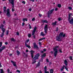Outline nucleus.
I'll use <instances>...</instances> for the list:
<instances>
[{
    "instance_id": "f257e3e1",
    "label": "nucleus",
    "mask_w": 73,
    "mask_h": 73,
    "mask_svg": "<svg viewBox=\"0 0 73 73\" xmlns=\"http://www.w3.org/2000/svg\"><path fill=\"white\" fill-rule=\"evenodd\" d=\"M66 36V35L65 34H64L63 32H61L59 34V36H57L56 38V40L58 41H62V39H61V37H65Z\"/></svg>"
},
{
    "instance_id": "f03ea898",
    "label": "nucleus",
    "mask_w": 73,
    "mask_h": 73,
    "mask_svg": "<svg viewBox=\"0 0 73 73\" xmlns=\"http://www.w3.org/2000/svg\"><path fill=\"white\" fill-rule=\"evenodd\" d=\"M3 12L4 13H7V12L6 15L8 17H10L11 16V15L10 13V10L9 9H8L7 10V7H4L3 8Z\"/></svg>"
},
{
    "instance_id": "7ed1b4c3",
    "label": "nucleus",
    "mask_w": 73,
    "mask_h": 73,
    "mask_svg": "<svg viewBox=\"0 0 73 73\" xmlns=\"http://www.w3.org/2000/svg\"><path fill=\"white\" fill-rule=\"evenodd\" d=\"M4 25L3 24L1 25V29L2 31V35H1V37H3V36H4V32L5 31V29L4 28Z\"/></svg>"
},
{
    "instance_id": "20e7f679",
    "label": "nucleus",
    "mask_w": 73,
    "mask_h": 73,
    "mask_svg": "<svg viewBox=\"0 0 73 73\" xmlns=\"http://www.w3.org/2000/svg\"><path fill=\"white\" fill-rule=\"evenodd\" d=\"M57 48H58V46H56L54 49V51H55L54 53V57H56L57 55V53H58V50L57 49Z\"/></svg>"
},
{
    "instance_id": "39448f33",
    "label": "nucleus",
    "mask_w": 73,
    "mask_h": 73,
    "mask_svg": "<svg viewBox=\"0 0 73 73\" xmlns=\"http://www.w3.org/2000/svg\"><path fill=\"white\" fill-rule=\"evenodd\" d=\"M70 17H71V14H68V21H69L70 23V24L72 25H73V18L71 19L70 20Z\"/></svg>"
},
{
    "instance_id": "423d86ee",
    "label": "nucleus",
    "mask_w": 73,
    "mask_h": 73,
    "mask_svg": "<svg viewBox=\"0 0 73 73\" xmlns=\"http://www.w3.org/2000/svg\"><path fill=\"white\" fill-rule=\"evenodd\" d=\"M40 56V53H37L36 54L35 56L33 58V60H37V59H38V58Z\"/></svg>"
},
{
    "instance_id": "0eeeda50",
    "label": "nucleus",
    "mask_w": 73,
    "mask_h": 73,
    "mask_svg": "<svg viewBox=\"0 0 73 73\" xmlns=\"http://www.w3.org/2000/svg\"><path fill=\"white\" fill-rule=\"evenodd\" d=\"M29 39H28L27 40L26 42H25V46H26V47H27V48L30 49L31 48V46H30L29 45H28L27 44V42H29Z\"/></svg>"
},
{
    "instance_id": "6e6552de",
    "label": "nucleus",
    "mask_w": 73,
    "mask_h": 73,
    "mask_svg": "<svg viewBox=\"0 0 73 73\" xmlns=\"http://www.w3.org/2000/svg\"><path fill=\"white\" fill-rule=\"evenodd\" d=\"M48 25H46L44 28V32L46 34L47 33V31H48Z\"/></svg>"
},
{
    "instance_id": "1a4fd4ad",
    "label": "nucleus",
    "mask_w": 73,
    "mask_h": 73,
    "mask_svg": "<svg viewBox=\"0 0 73 73\" xmlns=\"http://www.w3.org/2000/svg\"><path fill=\"white\" fill-rule=\"evenodd\" d=\"M9 3H11L13 5L12 8H14V0H8Z\"/></svg>"
},
{
    "instance_id": "9d476101",
    "label": "nucleus",
    "mask_w": 73,
    "mask_h": 73,
    "mask_svg": "<svg viewBox=\"0 0 73 73\" xmlns=\"http://www.w3.org/2000/svg\"><path fill=\"white\" fill-rule=\"evenodd\" d=\"M37 29V27H35L34 29V30L32 32V35H35L36 31V30Z\"/></svg>"
},
{
    "instance_id": "9b49d317",
    "label": "nucleus",
    "mask_w": 73,
    "mask_h": 73,
    "mask_svg": "<svg viewBox=\"0 0 73 73\" xmlns=\"http://www.w3.org/2000/svg\"><path fill=\"white\" fill-rule=\"evenodd\" d=\"M34 45V48H35L37 50L39 49L38 47L37 46V45H36V43H33Z\"/></svg>"
},
{
    "instance_id": "f8f14e48",
    "label": "nucleus",
    "mask_w": 73,
    "mask_h": 73,
    "mask_svg": "<svg viewBox=\"0 0 73 73\" xmlns=\"http://www.w3.org/2000/svg\"><path fill=\"white\" fill-rule=\"evenodd\" d=\"M54 9H53L51 10H49V11L48 12V13H49V14H52V13H53V12L54 11Z\"/></svg>"
},
{
    "instance_id": "ddd939ff",
    "label": "nucleus",
    "mask_w": 73,
    "mask_h": 73,
    "mask_svg": "<svg viewBox=\"0 0 73 73\" xmlns=\"http://www.w3.org/2000/svg\"><path fill=\"white\" fill-rule=\"evenodd\" d=\"M64 62L66 66H68V61H67V60H65L64 61Z\"/></svg>"
},
{
    "instance_id": "4468645a",
    "label": "nucleus",
    "mask_w": 73,
    "mask_h": 73,
    "mask_svg": "<svg viewBox=\"0 0 73 73\" xmlns=\"http://www.w3.org/2000/svg\"><path fill=\"white\" fill-rule=\"evenodd\" d=\"M11 63H13V65L14 66H16V62H14L12 60L11 61Z\"/></svg>"
},
{
    "instance_id": "2eb2a0df",
    "label": "nucleus",
    "mask_w": 73,
    "mask_h": 73,
    "mask_svg": "<svg viewBox=\"0 0 73 73\" xmlns=\"http://www.w3.org/2000/svg\"><path fill=\"white\" fill-rule=\"evenodd\" d=\"M42 22L44 23H48V21H47V20H42Z\"/></svg>"
},
{
    "instance_id": "dca6fc26",
    "label": "nucleus",
    "mask_w": 73,
    "mask_h": 73,
    "mask_svg": "<svg viewBox=\"0 0 73 73\" xmlns=\"http://www.w3.org/2000/svg\"><path fill=\"white\" fill-rule=\"evenodd\" d=\"M22 21L24 22H25V21H28V19H27V18H23V19H22Z\"/></svg>"
},
{
    "instance_id": "f3484780",
    "label": "nucleus",
    "mask_w": 73,
    "mask_h": 73,
    "mask_svg": "<svg viewBox=\"0 0 73 73\" xmlns=\"http://www.w3.org/2000/svg\"><path fill=\"white\" fill-rule=\"evenodd\" d=\"M46 56V53H44L42 54L41 56V57L42 58H44V57H45Z\"/></svg>"
},
{
    "instance_id": "a211bd4d",
    "label": "nucleus",
    "mask_w": 73,
    "mask_h": 73,
    "mask_svg": "<svg viewBox=\"0 0 73 73\" xmlns=\"http://www.w3.org/2000/svg\"><path fill=\"white\" fill-rule=\"evenodd\" d=\"M50 73H53V72H54V70H53V69H50Z\"/></svg>"
},
{
    "instance_id": "6ab92c4d",
    "label": "nucleus",
    "mask_w": 73,
    "mask_h": 73,
    "mask_svg": "<svg viewBox=\"0 0 73 73\" xmlns=\"http://www.w3.org/2000/svg\"><path fill=\"white\" fill-rule=\"evenodd\" d=\"M52 25H57V21H56L54 22L52 24Z\"/></svg>"
},
{
    "instance_id": "aec40b11",
    "label": "nucleus",
    "mask_w": 73,
    "mask_h": 73,
    "mask_svg": "<svg viewBox=\"0 0 73 73\" xmlns=\"http://www.w3.org/2000/svg\"><path fill=\"white\" fill-rule=\"evenodd\" d=\"M29 52H31V54H33L34 53H35V52L34 51H33V50L30 51Z\"/></svg>"
},
{
    "instance_id": "412c9836",
    "label": "nucleus",
    "mask_w": 73,
    "mask_h": 73,
    "mask_svg": "<svg viewBox=\"0 0 73 73\" xmlns=\"http://www.w3.org/2000/svg\"><path fill=\"white\" fill-rule=\"evenodd\" d=\"M45 37L42 38L38 40V41H41V40H45Z\"/></svg>"
},
{
    "instance_id": "4be33fe9",
    "label": "nucleus",
    "mask_w": 73,
    "mask_h": 73,
    "mask_svg": "<svg viewBox=\"0 0 73 73\" xmlns=\"http://www.w3.org/2000/svg\"><path fill=\"white\" fill-rule=\"evenodd\" d=\"M17 55H19L20 54V52L18 50H17Z\"/></svg>"
},
{
    "instance_id": "5701e85b",
    "label": "nucleus",
    "mask_w": 73,
    "mask_h": 73,
    "mask_svg": "<svg viewBox=\"0 0 73 73\" xmlns=\"http://www.w3.org/2000/svg\"><path fill=\"white\" fill-rule=\"evenodd\" d=\"M11 41H13V42H15V41H16V40H15V39H14V38H11Z\"/></svg>"
},
{
    "instance_id": "b1692460",
    "label": "nucleus",
    "mask_w": 73,
    "mask_h": 73,
    "mask_svg": "<svg viewBox=\"0 0 73 73\" xmlns=\"http://www.w3.org/2000/svg\"><path fill=\"white\" fill-rule=\"evenodd\" d=\"M58 8H60L61 7V5L60 4H58Z\"/></svg>"
},
{
    "instance_id": "393cba45",
    "label": "nucleus",
    "mask_w": 73,
    "mask_h": 73,
    "mask_svg": "<svg viewBox=\"0 0 73 73\" xmlns=\"http://www.w3.org/2000/svg\"><path fill=\"white\" fill-rule=\"evenodd\" d=\"M40 66V62H38V64L36 65V67H38V66Z\"/></svg>"
},
{
    "instance_id": "a878e982",
    "label": "nucleus",
    "mask_w": 73,
    "mask_h": 73,
    "mask_svg": "<svg viewBox=\"0 0 73 73\" xmlns=\"http://www.w3.org/2000/svg\"><path fill=\"white\" fill-rule=\"evenodd\" d=\"M1 73H4V72L3 70L2 69H1Z\"/></svg>"
},
{
    "instance_id": "bb28decb",
    "label": "nucleus",
    "mask_w": 73,
    "mask_h": 73,
    "mask_svg": "<svg viewBox=\"0 0 73 73\" xmlns=\"http://www.w3.org/2000/svg\"><path fill=\"white\" fill-rule=\"evenodd\" d=\"M44 71H46L47 70V67L46 66H45L44 68Z\"/></svg>"
},
{
    "instance_id": "cd10ccee",
    "label": "nucleus",
    "mask_w": 73,
    "mask_h": 73,
    "mask_svg": "<svg viewBox=\"0 0 73 73\" xmlns=\"http://www.w3.org/2000/svg\"><path fill=\"white\" fill-rule=\"evenodd\" d=\"M8 34H9V30H7L6 31V35H8Z\"/></svg>"
},
{
    "instance_id": "c85d7f7f",
    "label": "nucleus",
    "mask_w": 73,
    "mask_h": 73,
    "mask_svg": "<svg viewBox=\"0 0 73 73\" xmlns=\"http://www.w3.org/2000/svg\"><path fill=\"white\" fill-rule=\"evenodd\" d=\"M5 48H6L5 46H3L2 47V50H4V49H5Z\"/></svg>"
},
{
    "instance_id": "c756f323",
    "label": "nucleus",
    "mask_w": 73,
    "mask_h": 73,
    "mask_svg": "<svg viewBox=\"0 0 73 73\" xmlns=\"http://www.w3.org/2000/svg\"><path fill=\"white\" fill-rule=\"evenodd\" d=\"M2 44L3 42H0V48H1V47Z\"/></svg>"
},
{
    "instance_id": "7c9ffc66",
    "label": "nucleus",
    "mask_w": 73,
    "mask_h": 73,
    "mask_svg": "<svg viewBox=\"0 0 73 73\" xmlns=\"http://www.w3.org/2000/svg\"><path fill=\"white\" fill-rule=\"evenodd\" d=\"M68 9H69L70 10H72V8L70 7H68Z\"/></svg>"
},
{
    "instance_id": "2f4dec72",
    "label": "nucleus",
    "mask_w": 73,
    "mask_h": 73,
    "mask_svg": "<svg viewBox=\"0 0 73 73\" xmlns=\"http://www.w3.org/2000/svg\"><path fill=\"white\" fill-rule=\"evenodd\" d=\"M55 31L56 32H58V27H56V29L55 30Z\"/></svg>"
},
{
    "instance_id": "473e14b6",
    "label": "nucleus",
    "mask_w": 73,
    "mask_h": 73,
    "mask_svg": "<svg viewBox=\"0 0 73 73\" xmlns=\"http://www.w3.org/2000/svg\"><path fill=\"white\" fill-rule=\"evenodd\" d=\"M65 69H66L67 71L68 72H69V70H68V68L66 67V66L65 67Z\"/></svg>"
},
{
    "instance_id": "72a5a7b5",
    "label": "nucleus",
    "mask_w": 73,
    "mask_h": 73,
    "mask_svg": "<svg viewBox=\"0 0 73 73\" xmlns=\"http://www.w3.org/2000/svg\"><path fill=\"white\" fill-rule=\"evenodd\" d=\"M64 68H65V66L63 65V67H62V69H64Z\"/></svg>"
},
{
    "instance_id": "f704fd0d",
    "label": "nucleus",
    "mask_w": 73,
    "mask_h": 73,
    "mask_svg": "<svg viewBox=\"0 0 73 73\" xmlns=\"http://www.w3.org/2000/svg\"><path fill=\"white\" fill-rule=\"evenodd\" d=\"M35 18H33L32 20V21H35Z\"/></svg>"
},
{
    "instance_id": "c9c22d12",
    "label": "nucleus",
    "mask_w": 73,
    "mask_h": 73,
    "mask_svg": "<svg viewBox=\"0 0 73 73\" xmlns=\"http://www.w3.org/2000/svg\"><path fill=\"white\" fill-rule=\"evenodd\" d=\"M28 37H31V35L30 34H28Z\"/></svg>"
},
{
    "instance_id": "e433bc0d",
    "label": "nucleus",
    "mask_w": 73,
    "mask_h": 73,
    "mask_svg": "<svg viewBox=\"0 0 73 73\" xmlns=\"http://www.w3.org/2000/svg\"><path fill=\"white\" fill-rule=\"evenodd\" d=\"M36 61L35 60V61L32 62V64H35V63H36Z\"/></svg>"
},
{
    "instance_id": "4c0bfd02",
    "label": "nucleus",
    "mask_w": 73,
    "mask_h": 73,
    "mask_svg": "<svg viewBox=\"0 0 73 73\" xmlns=\"http://www.w3.org/2000/svg\"><path fill=\"white\" fill-rule=\"evenodd\" d=\"M69 59L71 60H72V56H70L69 57Z\"/></svg>"
},
{
    "instance_id": "58836bf2",
    "label": "nucleus",
    "mask_w": 73,
    "mask_h": 73,
    "mask_svg": "<svg viewBox=\"0 0 73 73\" xmlns=\"http://www.w3.org/2000/svg\"><path fill=\"white\" fill-rule=\"evenodd\" d=\"M44 73H49V72L47 71V70L44 71Z\"/></svg>"
},
{
    "instance_id": "ea45409f",
    "label": "nucleus",
    "mask_w": 73,
    "mask_h": 73,
    "mask_svg": "<svg viewBox=\"0 0 73 73\" xmlns=\"http://www.w3.org/2000/svg\"><path fill=\"white\" fill-rule=\"evenodd\" d=\"M59 51L60 53H62V50L61 49H59Z\"/></svg>"
},
{
    "instance_id": "a19ab883",
    "label": "nucleus",
    "mask_w": 73,
    "mask_h": 73,
    "mask_svg": "<svg viewBox=\"0 0 73 73\" xmlns=\"http://www.w3.org/2000/svg\"><path fill=\"white\" fill-rule=\"evenodd\" d=\"M50 15V14H49V13H48V18L50 17V16H49Z\"/></svg>"
},
{
    "instance_id": "79ce46f5",
    "label": "nucleus",
    "mask_w": 73,
    "mask_h": 73,
    "mask_svg": "<svg viewBox=\"0 0 73 73\" xmlns=\"http://www.w3.org/2000/svg\"><path fill=\"white\" fill-rule=\"evenodd\" d=\"M25 25V23L24 22H23L22 23V26L24 27V25Z\"/></svg>"
},
{
    "instance_id": "37998d69",
    "label": "nucleus",
    "mask_w": 73,
    "mask_h": 73,
    "mask_svg": "<svg viewBox=\"0 0 73 73\" xmlns=\"http://www.w3.org/2000/svg\"><path fill=\"white\" fill-rule=\"evenodd\" d=\"M38 15L40 17H41V16H42V15H41L40 13Z\"/></svg>"
},
{
    "instance_id": "c03bdc74",
    "label": "nucleus",
    "mask_w": 73,
    "mask_h": 73,
    "mask_svg": "<svg viewBox=\"0 0 73 73\" xmlns=\"http://www.w3.org/2000/svg\"><path fill=\"white\" fill-rule=\"evenodd\" d=\"M17 72L18 73H20V71L19 70H17Z\"/></svg>"
},
{
    "instance_id": "a18cd8bd",
    "label": "nucleus",
    "mask_w": 73,
    "mask_h": 73,
    "mask_svg": "<svg viewBox=\"0 0 73 73\" xmlns=\"http://www.w3.org/2000/svg\"><path fill=\"white\" fill-rule=\"evenodd\" d=\"M46 61H47V62H49V60L48 58L46 59Z\"/></svg>"
},
{
    "instance_id": "49530a36",
    "label": "nucleus",
    "mask_w": 73,
    "mask_h": 73,
    "mask_svg": "<svg viewBox=\"0 0 73 73\" xmlns=\"http://www.w3.org/2000/svg\"><path fill=\"white\" fill-rule=\"evenodd\" d=\"M58 21H61V19L60 18H58Z\"/></svg>"
},
{
    "instance_id": "de8ad7c7",
    "label": "nucleus",
    "mask_w": 73,
    "mask_h": 73,
    "mask_svg": "<svg viewBox=\"0 0 73 73\" xmlns=\"http://www.w3.org/2000/svg\"><path fill=\"white\" fill-rule=\"evenodd\" d=\"M31 57L32 58H33V54H31Z\"/></svg>"
},
{
    "instance_id": "09e8293b",
    "label": "nucleus",
    "mask_w": 73,
    "mask_h": 73,
    "mask_svg": "<svg viewBox=\"0 0 73 73\" xmlns=\"http://www.w3.org/2000/svg\"><path fill=\"white\" fill-rule=\"evenodd\" d=\"M22 3H23V4H25V1H23Z\"/></svg>"
},
{
    "instance_id": "8fccbe9b",
    "label": "nucleus",
    "mask_w": 73,
    "mask_h": 73,
    "mask_svg": "<svg viewBox=\"0 0 73 73\" xmlns=\"http://www.w3.org/2000/svg\"><path fill=\"white\" fill-rule=\"evenodd\" d=\"M9 72H10V70H9V69H7V72L8 73H9Z\"/></svg>"
},
{
    "instance_id": "3c124183",
    "label": "nucleus",
    "mask_w": 73,
    "mask_h": 73,
    "mask_svg": "<svg viewBox=\"0 0 73 73\" xmlns=\"http://www.w3.org/2000/svg\"><path fill=\"white\" fill-rule=\"evenodd\" d=\"M55 11H57V10H58V8H55Z\"/></svg>"
},
{
    "instance_id": "603ef678",
    "label": "nucleus",
    "mask_w": 73,
    "mask_h": 73,
    "mask_svg": "<svg viewBox=\"0 0 73 73\" xmlns=\"http://www.w3.org/2000/svg\"><path fill=\"white\" fill-rule=\"evenodd\" d=\"M29 11H32V9L31 8H30L29 9Z\"/></svg>"
},
{
    "instance_id": "864d4df0",
    "label": "nucleus",
    "mask_w": 73,
    "mask_h": 73,
    "mask_svg": "<svg viewBox=\"0 0 73 73\" xmlns=\"http://www.w3.org/2000/svg\"><path fill=\"white\" fill-rule=\"evenodd\" d=\"M3 50L1 48L0 49V53H1V52H2V51H3Z\"/></svg>"
},
{
    "instance_id": "5fc2aeb1",
    "label": "nucleus",
    "mask_w": 73,
    "mask_h": 73,
    "mask_svg": "<svg viewBox=\"0 0 73 73\" xmlns=\"http://www.w3.org/2000/svg\"><path fill=\"white\" fill-rule=\"evenodd\" d=\"M12 12H13V11H15V9H13V8H12Z\"/></svg>"
},
{
    "instance_id": "6e6d98bb",
    "label": "nucleus",
    "mask_w": 73,
    "mask_h": 73,
    "mask_svg": "<svg viewBox=\"0 0 73 73\" xmlns=\"http://www.w3.org/2000/svg\"><path fill=\"white\" fill-rule=\"evenodd\" d=\"M41 53H44V51H40Z\"/></svg>"
},
{
    "instance_id": "4d7b16f0",
    "label": "nucleus",
    "mask_w": 73,
    "mask_h": 73,
    "mask_svg": "<svg viewBox=\"0 0 73 73\" xmlns=\"http://www.w3.org/2000/svg\"><path fill=\"white\" fill-rule=\"evenodd\" d=\"M5 21H4L3 22V24H5Z\"/></svg>"
},
{
    "instance_id": "13d9d810",
    "label": "nucleus",
    "mask_w": 73,
    "mask_h": 73,
    "mask_svg": "<svg viewBox=\"0 0 73 73\" xmlns=\"http://www.w3.org/2000/svg\"><path fill=\"white\" fill-rule=\"evenodd\" d=\"M17 35H19V32H17Z\"/></svg>"
},
{
    "instance_id": "bf43d9fd",
    "label": "nucleus",
    "mask_w": 73,
    "mask_h": 73,
    "mask_svg": "<svg viewBox=\"0 0 73 73\" xmlns=\"http://www.w3.org/2000/svg\"><path fill=\"white\" fill-rule=\"evenodd\" d=\"M5 45H7V44H8V42H5Z\"/></svg>"
},
{
    "instance_id": "052dcab7",
    "label": "nucleus",
    "mask_w": 73,
    "mask_h": 73,
    "mask_svg": "<svg viewBox=\"0 0 73 73\" xmlns=\"http://www.w3.org/2000/svg\"><path fill=\"white\" fill-rule=\"evenodd\" d=\"M45 34H43L42 35V36H45Z\"/></svg>"
},
{
    "instance_id": "680f3d73",
    "label": "nucleus",
    "mask_w": 73,
    "mask_h": 73,
    "mask_svg": "<svg viewBox=\"0 0 73 73\" xmlns=\"http://www.w3.org/2000/svg\"><path fill=\"white\" fill-rule=\"evenodd\" d=\"M33 37H34V38H36V36L35 35H34L33 36Z\"/></svg>"
},
{
    "instance_id": "e2e57ef3",
    "label": "nucleus",
    "mask_w": 73,
    "mask_h": 73,
    "mask_svg": "<svg viewBox=\"0 0 73 73\" xmlns=\"http://www.w3.org/2000/svg\"><path fill=\"white\" fill-rule=\"evenodd\" d=\"M46 49H43V52H46Z\"/></svg>"
},
{
    "instance_id": "0e129e2a",
    "label": "nucleus",
    "mask_w": 73,
    "mask_h": 73,
    "mask_svg": "<svg viewBox=\"0 0 73 73\" xmlns=\"http://www.w3.org/2000/svg\"><path fill=\"white\" fill-rule=\"evenodd\" d=\"M30 1H32V2H34L35 1V0H29Z\"/></svg>"
},
{
    "instance_id": "69168bd1",
    "label": "nucleus",
    "mask_w": 73,
    "mask_h": 73,
    "mask_svg": "<svg viewBox=\"0 0 73 73\" xmlns=\"http://www.w3.org/2000/svg\"><path fill=\"white\" fill-rule=\"evenodd\" d=\"M29 52V50H26V52Z\"/></svg>"
},
{
    "instance_id": "338daca9",
    "label": "nucleus",
    "mask_w": 73,
    "mask_h": 73,
    "mask_svg": "<svg viewBox=\"0 0 73 73\" xmlns=\"http://www.w3.org/2000/svg\"><path fill=\"white\" fill-rule=\"evenodd\" d=\"M12 54H10L9 55V56H12Z\"/></svg>"
},
{
    "instance_id": "774afa93",
    "label": "nucleus",
    "mask_w": 73,
    "mask_h": 73,
    "mask_svg": "<svg viewBox=\"0 0 73 73\" xmlns=\"http://www.w3.org/2000/svg\"><path fill=\"white\" fill-rule=\"evenodd\" d=\"M51 54H53V51H51Z\"/></svg>"
}]
</instances>
